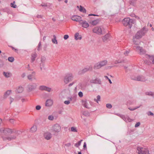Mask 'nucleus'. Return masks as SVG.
I'll return each mask as SVG.
<instances>
[{"mask_svg": "<svg viewBox=\"0 0 154 154\" xmlns=\"http://www.w3.org/2000/svg\"><path fill=\"white\" fill-rule=\"evenodd\" d=\"M135 22V20L133 19H131L127 17L124 18L122 21L123 25L125 26H128L131 28Z\"/></svg>", "mask_w": 154, "mask_h": 154, "instance_id": "1", "label": "nucleus"}, {"mask_svg": "<svg viewBox=\"0 0 154 154\" xmlns=\"http://www.w3.org/2000/svg\"><path fill=\"white\" fill-rule=\"evenodd\" d=\"M148 29L146 27L144 26L140 30L138 31L135 35V38L137 39L141 38L146 33Z\"/></svg>", "mask_w": 154, "mask_h": 154, "instance_id": "2", "label": "nucleus"}, {"mask_svg": "<svg viewBox=\"0 0 154 154\" xmlns=\"http://www.w3.org/2000/svg\"><path fill=\"white\" fill-rule=\"evenodd\" d=\"M92 30L94 32L98 35L103 34L105 33V32L100 27H96Z\"/></svg>", "mask_w": 154, "mask_h": 154, "instance_id": "3", "label": "nucleus"}, {"mask_svg": "<svg viewBox=\"0 0 154 154\" xmlns=\"http://www.w3.org/2000/svg\"><path fill=\"white\" fill-rule=\"evenodd\" d=\"M137 150L138 151V153L139 154H148L149 152L147 149L145 148L138 147L137 148Z\"/></svg>", "mask_w": 154, "mask_h": 154, "instance_id": "4", "label": "nucleus"}, {"mask_svg": "<svg viewBox=\"0 0 154 154\" xmlns=\"http://www.w3.org/2000/svg\"><path fill=\"white\" fill-rule=\"evenodd\" d=\"M72 78L73 77L72 74H67L64 77V82L66 84H67L72 80Z\"/></svg>", "mask_w": 154, "mask_h": 154, "instance_id": "5", "label": "nucleus"}, {"mask_svg": "<svg viewBox=\"0 0 154 154\" xmlns=\"http://www.w3.org/2000/svg\"><path fill=\"white\" fill-rule=\"evenodd\" d=\"M92 67L89 66L88 67H85L82 70H80L78 72V73L79 75H81L84 74L89 71H92Z\"/></svg>", "mask_w": 154, "mask_h": 154, "instance_id": "6", "label": "nucleus"}, {"mask_svg": "<svg viewBox=\"0 0 154 154\" xmlns=\"http://www.w3.org/2000/svg\"><path fill=\"white\" fill-rule=\"evenodd\" d=\"M134 48H136L137 50L139 51V54L140 55L144 54L146 53V51L143 48L139 46H134Z\"/></svg>", "mask_w": 154, "mask_h": 154, "instance_id": "7", "label": "nucleus"}, {"mask_svg": "<svg viewBox=\"0 0 154 154\" xmlns=\"http://www.w3.org/2000/svg\"><path fill=\"white\" fill-rule=\"evenodd\" d=\"M37 86L35 83H32L29 84L28 85V91L29 92H31L35 89Z\"/></svg>", "mask_w": 154, "mask_h": 154, "instance_id": "8", "label": "nucleus"}, {"mask_svg": "<svg viewBox=\"0 0 154 154\" xmlns=\"http://www.w3.org/2000/svg\"><path fill=\"white\" fill-rule=\"evenodd\" d=\"M131 79L139 81L145 82L146 79V78L143 75H139L134 78H131Z\"/></svg>", "mask_w": 154, "mask_h": 154, "instance_id": "9", "label": "nucleus"}, {"mask_svg": "<svg viewBox=\"0 0 154 154\" xmlns=\"http://www.w3.org/2000/svg\"><path fill=\"white\" fill-rule=\"evenodd\" d=\"M90 82L92 84H97L101 85V81L99 78L96 77L95 79H92L90 80Z\"/></svg>", "mask_w": 154, "mask_h": 154, "instance_id": "10", "label": "nucleus"}, {"mask_svg": "<svg viewBox=\"0 0 154 154\" xmlns=\"http://www.w3.org/2000/svg\"><path fill=\"white\" fill-rule=\"evenodd\" d=\"M61 127L58 124H55L53 126V130L55 132H59L61 130Z\"/></svg>", "mask_w": 154, "mask_h": 154, "instance_id": "11", "label": "nucleus"}, {"mask_svg": "<svg viewBox=\"0 0 154 154\" xmlns=\"http://www.w3.org/2000/svg\"><path fill=\"white\" fill-rule=\"evenodd\" d=\"M39 89L41 91H45L48 92H50L51 90V88L44 85L40 86Z\"/></svg>", "mask_w": 154, "mask_h": 154, "instance_id": "12", "label": "nucleus"}, {"mask_svg": "<svg viewBox=\"0 0 154 154\" xmlns=\"http://www.w3.org/2000/svg\"><path fill=\"white\" fill-rule=\"evenodd\" d=\"M72 20L75 21H82V17L79 16L77 15H73L72 17Z\"/></svg>", "mask_w": 154, "mask_h": 154, "instance_id": "13", "label": "nucleus"}, {"mask_svg": "<svg viewBox=\"0 0 154 154\" xmlns=\"http://www.w3.org/2000/svg\"><path fill=\"white\" fill-rule=\"evenodd\" d=\"M44 137L46 139L49 140L52 137V134L49 132H46L44 133Z\"/></svg>", "mask_w": 154, "mask_h": 154, "instance_id": "14", "label": "nucleus"}, {"mask_svg": "<svg viewBox=\"0 0 154 154\" xmlns=\"http://www.w3.org/2000/svg\"><path fill=\"white\" fill-rule=\"evenodd\" d=\"M17 136L16 135H12L11 136V137H5L3 136H2V138L3 140L4 141H5L6 140H7L9 141H11L12 140H14L16 139Z\"/></svg>", "mask_w": 154, "mask_h": 154, "instance_id": "15", "label": "nucleus"}, {"mask_svg": "<svg viewBox=\"0 0 154 154\" xmlns=\"http://www.w3.org/2000/svg\"><path fill=\"white\" fill-rule=\"evenodd\" d=\"M80 24L82 25V26L85 28H87L88 27L89 25V24L86 21H82L80 22Z\"/></svg>", "mask_w": 154, "mask_h": 154, "instance_id": "16", "label": "nucleus"}, {"mask_svg": "<svg viewBox=\"0 0 154 154\" xmlns=\"http://www.w3.org/2000/svg\"><path fill=\"white\" fill-rule=\"evenodd\" d=\"M110 35L109 33L106 34L102 38V40L104 42H107L109 40Z\"/></svg>", "mask_w": 154, "mask_h": 154, "instance_id": "17", "label": "nucleus"}, {"mask_svg": "<svg viewBox=\"0 0 154 154\" xmlns=\"http://www.w3.org/2000/svg\"><path fill=\"white\" fill-rule=\"evenodd\" d=\"M53 103V101L51 99H48L46 102L45 106H50L52 105Z\"/></svg>", "mask_w": 154, "mask_h": 154, "instance_id": "18", "label": "nucleus"}, {"mask_svg": "<svg viewBox=\"0 0 154 154\" xmlns=\"http://www.w3.org/2000/svg\"><path fill=\"white\" fill-rule=\"evenodd\" d=\"M82 105L85 108L89 109L90 108L88 106V103L86 100H82Z\"/></svg>", "mask_w": 154, "mask_h": 154, "instance_id": "19", "label": "nucleus"}, {"mask_svg": "<svg viewBox=\"0 0 154 154\" xmlns=\"http://www.w3.org/2000/svg\"><path fill=\"white\" fill-rule=\"evenodd\" d=\"M129 4L133 6H135L137 3V0H130L128 1Z\"/></svg>", "mask_w": 154, "mask_h": 154, "instance_id": "20", "label": "nucleus"}, {"mask_svg": "<svg viewBox=\"0 0 154 154\" xmlns=\"http://www.w3.org/2000/svg\"><path fill=\"white\" fill-rule=\"evenodd\" d=\"M102 67L101 66L99 62L95 63L94 66V69H97L101 68Z\"/></svg>", "mask_w": 154, "mask_h": 154, "instance_id": "21", "label": "nucleus"}, {"mask_svg": "<svg viewBox=\"0 0 154 154\" xmlns=\"http://www.w3.org/2000/svg\"><path fill=\"white\" fill-rule=\"evenodd\" d=\"M100 21V19H97L92 21V22H90V23H91L92 25L94 26L98 23Z\"/></svg>", "mask_w": 154, "mask_h": 154, "instance_id": "22", "label": "nucleus"}, {"mask_svg": "<svg viewBox=\"0 0 154 154\" xmlns=\"http://www.w3.org/2000/svg\"><path fill=\"white\" fill-rule=\"evenodd\" d=\"M3 74L6 78L10 77L12 76L11 73L8 72H3Z\"/></svg>", "mask_w": 154, "mask_h": 154, "instance_id": "23", "label": "nucleus"}, {"mask_svg": "<svg viewBox=\"0 0 154 154\" xmlns=\"http://www.w3.org/2000/svg\"><path fill=\"white\" fill-rule=\"evenodd\" d=\"M37 56V54L36 53L32 54L31 55V62H33L35 60Z\"/></svg>", "mask_w": 154, "mask_h": 154, "instance_id": "24", "label": "nucleus"}, {"mask_svg": "<svg viewBox=\"0 0 154 154\" xmlns=\"http://www.w3.org/2000/svg\"><path fill=\"white\" fill-rule=\"evenodd\" d=\"M37 130V126L36 125H33L30 129V131L32 133L35 132Z\"/></svg>", "mask_w": 154, "mask_h": 154, "instance_id": "25", "label": "nucleus"}, {"mask_svg": "<svg viewBox=\"0 0 154 154\" xmlns=\"http://www.w3.org/2000/svg\"><path fill=\"white\" fill-rule=\"evenodd\" d=\"M4 131L7 133V134H11L13 133L12 130L9 128H6L5 129L4 128Z\"/></svg>", "mask_w": 154, "mask_h": 154, "instance_id": "26", "label": "nucleus"}, {"mask_svg": "<svg viewBox=\"0 0 154 154\" xmlns=\"http://www.w3.org/2000/svg\"><path fill=\"white\" fill-rule=\"evenodd\" d=\"M101 67H103L106 65L107 63V61L105 60L99 62Z\"/></svg>", "mask_w": 154, "mask_h": 154, "instance_id": "27", "label": "nucleus"}, {"mask_svg": "<svg viewBox=\"0 0 154 154\" xmlns=\"http://www.w3.org/2000/svg\"><path fill=\"white\" fill-rule=\"evenodd\" d=\"M23 87L21 86H19L18 89L16 90V92L17 93H21L23 92Z\"/></svg>", "mask_w": 154, "mask_h": 154, "instance_id": "28", "label": "nucleus"}, {"mask_svg": "<svg viewBox=\"0 0 154 154\" xmlns=\"http://www.w3.org/2000/svg\"><path fill=\"white\" fill-rule=\"evenodd\" d=\"M123 120L126 122H130L131 121V119L127 116H125Z\"/></svg>", "mask_w": 154, "mask_h": 154, "instance_id": "29", "label": "nucleus"}, {"mask_svg": "<svg viewBox=\"0 0 154 154\" xmlns=\"http://www.w3.org/2000/svg\"><path fill=\"white\" fill-rule=\"evenodd\" d=\"M80 8L79 9V11L81 12H82L83 13H86V11L85 8L83 7L81 5H80Z\"/></svg>", "mask_w": 154, "mask_h": 154, "instance_id": "30", "label": "nucleus"}, {"mask_svg": "<svg viewBox=\"0 0 154 154\" xmlns=\"http://www.w3.org/2000/svg\"><path fill=\"white\" fill-rule=\"evenodd\" d=\"M12 130L13 133L16 134L17 135V136H18L19 134H20L21 133L20 131L16 130L15 129H13Z\"/></svg>", "mask_w": 154, "mask_h": 154, "instance_id": "31", "label": "nucleus"}, {"mask_svg": "<svg viewBox=\"0 0 154 154\" xmlns=\"http://www.w3.org/2000/svg\"><path fill=\"white\" fill-rule=\"evenodd\" d=\"M53 36V38L52 40V42L54 44H57V41L56 40V37L55 35H54Z\"/></svg>", "mask_w": 154, "mask_h": 154, "instance_id": "32", "label": "nucleus"}, {"mask_svg": "<svg viewBox=\"0 0 154 154\" xmlns=\"http://www.w3.org/2000/svg\"><path fill=\"white\" fill-rule=\"evenodd\" d=\"M154 92L151 91L147 92L145 93V95H146L150 96L153 97Z\"/></svg>", "mask_w": 154, "mask_h": 154, "instance_id": "33", "label": "nucleus"}, {"mask_svg": "<svg viewBox=\"0 0 154 154\" xmlns=\"http://www.w3.org/2000/svg\"><path fill=\"white\" fill-rule=\"evenodd\" d=\"M11 91L8 90L6 92H5L4 97L5 98H6L10 94H11Z\"/></svg>", "mask_w": 154, "mask_h": 154, "instance_id": "34", "label": "nucleus"}, {"mask_svg": "<svg viewBox=\"0 0 154 154\" xmlns=\"http://www.w3.org/2000/svg\"><path fill=\"white\" fill-rule=\"evenodd\" d=\"M45 63H40V68L41 70H42V68H43L44 70L45 69Z\"/></svg>", "mask_w": 154, "mask_h": 154, "instance_id": "35", "label": "nucleus"}, {"mask_svg": "<svg viewBox=\"0 0 154 154\" xmlns=\"http://www.w3.org/2000/svg\"><path fill=\"white\" fill-rule=\"evenodd\" d=\"M82 141V140H79L78 142L77 143H76L75 144V146L76 147H78L81 144V143Z\"/></svg>", "mask_w": 154, "mask_h": 154, "instance_id": "36", "label": "nucleus"}, {"mask_svg": "<svg viewBox=\"0 0 154 154\" xmlns=\"http://www.w3.org/2000/svg\"><path fill=\"white\" fill-rule=\"evenodd\" d=\"M15 2L14 1L12 3L10 4V6L14 8H17V5H15Z\"/></svg>", "mask_w": 154, "mask_h": 154, "instance_id": "37", "label": "nucleus"}, {"mask_svg": "<svg viewBox=\"0 0 154 154\" xmlns=\"http://www.w3.org/2000/svg\"><path fill=\"white\" fill-rule=\"evenodd\" d=\"M3 133L5 135H7V133L4 131V128H0V134Z\"/></svg>", "mask_w": 154, "mask_h": 154, "instance_id": "38", "label": "nucleus"}, {"mask_svg": "<svg viewBox=\"0 0 154 154\" xmlns=\"http://www.w3.org/2000/svg\"><path fill=\"white\" fill-rule=\"evenodd\" d=\"M8 60L11 63L13 62L14 60V58L12 57H8Z\"/></svg>", "mask_w": 154, "mask_h": 154, "instance_id": "39", "label": "nucleus"}, {"mask_svg": "<svg viewBox=\"0 0 154 154\" xmlns=\"http://www.w3.org/2000/svg\"><path fill=\"white\" fill-rule=\"evenodd\" d=\"M46 58L44 57H42L41 58V63H45Z\"/></svg>", "mask_w": 154, "mask_h": 154, "instance_id": "40", "label": "nucleus"}, {"mask_svg": "<svg viewBox=\"0 0 154 154\" xmlns=\"http://www.w3.org/2000/svg\"><path fill=\"white\" fill-rule=\"evenodd\" d=\"M97 99H94V101L96 102L97 103H98V101H100V97L99 95H98L97 97Z\"/></svg>", "mask_w": 154, "mask_h": 154, "instance_id": "41", "label": "nucleus"}, {"mask_svg": "<svg viewBox=\"0 0 154 154\" xmlns=\"http://www.w3.org/2000/svg\"><path fill=\"white\" fill-rule=\"evenodd\" d=\"M41 42H39L38 44V46L37 47V50L38 51H40L41 50Z\"/></svg>", "mask_w": 154, "mask_h": 154, "instance_id": "42", "label": "nucleus"}, {"mask_svg": "<svg viewBox=\"0 0 154 154\" xmlns=\"http://www.w3.org/2000/svg\"><path fill=\"white\" fill-rule=\"evenodd\" d=\"M71 130L72 131L74 132H77V130L76 128H75L73 127H72L71 128Z\"/></svg>", "mask_w": 154, "mask_h": 154, "instance_id": "43", "label": "nucleus"}, {"mask_svg": "<svg viewBox=\"0 0 154 154\" xmlns=\"http://www.w3.org/2000/svg\"><path fill=\"white\" fill-rule=\"evenodd\" d=\"M130 52V50H126L124 53V54L125 56H127Z\"/></svg>", "mask_w": 154, "mask_h": 154, "instance_id": "44", "label": "nucleus"}, {"mask_svg": "<svg viewBox=\"0 0 154 154\" xmlns=\"http://www.w3.org/2000/svg\"><path fill=\"white\" fill-rule=\"evenodd\" d=\"M33 76L32 74H30L28 75L27 78L28 79L31 81L32 80V77Z\"/></svg>", "mask_w": 154, "mask_h": 154, "instance_id": "45", "label": "nucleus"}, {"mask_svg": "<svg viewBox=\"0 0 154 154\" xmlns=\"http://www.w3.org/2000/svg\"><path fill=\"white\" fill-rule=\"evenodd\" d=\"M83 114L85 116H89V113L88 112L85 111L83 112Z\"/></svg>", "mask_w": 154, "mask_h": 154, "instance_id": "46", "label": "nucleus"}, {"mask_svg": "<svg viewBox=\"0 0 154 154\" xmlns=\"http://www.w3.org/2000/svg\"><path fill=\"white\" fill-rule=\"evenodd\" d=\"M106 107L108 109H111L112 107V105L111 104L107 103L106 104Z\"/></svg>", "mask_w": 154, "mask_h": 154, "instance_id": "47", "label": "nucleus"}, {"mask_svg": "<svg viewBox=\"0 0 154 154\" xmlns=\"http://www.w3.org/2000/svg\"><path fill=\"white\" fill-rule=\"evenodd\" d=\"M139 107H140L139 106H137V107L134 108H131L129 107L128 108V109L131 111H134V110L137 109V108H139Z\"/></svg>", "mask_w": 154, "mask_h": 154, "instance_id": "48", "label": "nucleus"}, {"mask_svg": "<svg viewBox=\"0 0 154 154\" xmlns=\"http://www.w3.org/2000/svg\"><path fill=\"white\" fill-rule=\"evenodd\" d=\"M147 114L149 116H153L154 115L153 113L152 112H151L150 111H148V112H147Z\"/></svg>", "mask_w": 154, "mask_h": 154, "instance_id": "49", "label": "nucleus"}, {"mask_svg": "<svg viewBox=\"0 0 154 154\" xmlns=\"http://www.w3.org/2000/svg\"><path fill=\"white\" fill-rule=\"evenodd\" d=\"M48 119L51 120H53L54 119L53 116H48Z\"/></svg>", "mask_w": 154, "mask_h": 154, "instance_id": "50", "label": "nucleus"}, {"mask_svg": "<svg viewBox=\"0 0 154 154\" xmlns=\"http://www.w3.org/2000/svg\"><path fill=\"white\" fill-rule=\"evenodd\" d=\"M41 107L40 105H37L35 107V109L37 110H39L41 109Z\"/></svg>", "mask_w": 154, "mask_h": 154, "instance_id": "51", "label": "nucleus"}, {"mask_svg": "<svg viewBox=\"0 0 154 154\" xmlns=\"http://www.w3.org/2000/svg\"><path fill=\"white\" fill-rule=\"evenodd\" d=\"M78 95L80 97H82L83 96V94L82 92L80 91L78 93Z\"/></svg>", "mask_w": 154, "mask_h": 154, "instance_id": "52", "label": "nucleus"}, {"mask_svg": "<svg viewBox=\"0 0 154 154\" xmlns=\"http://www.w3.org/2000/svg\"><path fill=\"white\" fill-rule=\"evenodd\" d=\"M4 65V63L2 60H0V67H2Z\"/></svg>", "mask_w": 154, "mask_h": 154, "instance_id": "53", "label": "nucleus"}, {"mask_svg": "<svg viewBox=\"0 0 154 154\" xmlns=\"http://www.w3.org/2000/svg\"><path fill=\"white\" fill-rule=\"evenodd\" d=\"M69 37V36L68 35H64L63 38L65 40L67 39Z\"/></svg>", "mask_w": 154, "mask_h": 154, "instance_id": "54", "label": "nucleus"}, {"mask_svg": "<svg viewBox=\"0 0 154 154\" xmlns=\"http://www.w3.org/2000/svg\"><path fill=\"white\" fill-rule=\"evenodd\" d=\"M70 101L69 100H66L64 101V103L66 104V105H68L70 103Z\"/></svg>", "mask_w": 154, "mask_h": 154, "instance_id": "55", "label": "nucleus"}, {"mask_svg": "<svg viewBox=\"0 0 154 154\" xmlns=\"http://www.w3.org/2000/svg\"><path fill=\"white\" fill-rule=\"evenodd\" d=\"M87 148L86 146V143L85 142L84 143L83 146V149H85Z\"/></svg>", "mask_w": 154, "mask_h": 154, "instance_id": "56", "label": "nucleus"}, {"mask_svg": "<svg viewBox=\"0 0 154 154\" xmlns=\"http://www.w3.org/2000/svg\"><path fill=\"white\" fill-rule=\"evenodd\" d=\"M1 11L4 12H7L8 11V8H5L3 9H1Z\"/></svg>", "mask_w": 154, "mask_h": 154, "instance_id": "57", "label": "nucleus"}, {"mask_svg": "<svg viewBox=\"0 0 154 154\" xmlns=\"http://www.w3.org/2000/svg\"><path fill=\"white\" fill-rule=\"evenodd\" d=\"M140 122H138L135 125V127H137L140 126Z\"/></svg>", "mask_w": 154, "mask_h": 154, "instance_id": "58", "label": "nucleus"}, {"mask_svg": "<svg viewBox=\"0 0 154 154\" xmlns=\"http://www.w3.org/2000/svg\"><path fill=\"white\" fill-rule=\"evenodd\" d=\"M79 33L78 32L76 33L75 35V39L76 40L78 37L79 36Z\"/></svg>", "mask_w": 154, "mask_h": 154, "instance_id": "59", "label": "nucleus"}, {"mask_svg": "<svg viewBox=\"0 0 154 154\" xmlns=\"http://www.w3.org/2000/svg\"><path fill=\"white\" fill-rule=\"evenodd\" d=\"M9 121L11 123L13 124L14 123V120L13 119H10Z\"/></svg>", "mask_w": 154, "mask_h": 154, "instance_id": "60", "label": "nucleus"}, {"mask_svg": "<svg viewBox=\"0 0 154 154\" xmlns=\"http://www.w3.org/2000/svg\"><path fill=\"white\" fill-rule=\"evenodd\" d=\"M82 38V37L81 35H79V36L76 39V40L78 39L81 40Z\"/></svg>", "mask_w": 154, "mask_h": 154, "instance_id": "61", "label": "nucleus"}, {"mask_svg": "<svg viewBox=\"0 0 154 154\" xmlns=\"http://www.w3.org/2000/svg\"><path fill=\"white\" fill-rule=\"evenodd\" d=\"M41 6L42 7H47V3H44L43 4H42Z\"/></svg>", "mask_w": 154, "mask_h": 154, "instance_id": "62", "label": "nucleus"}, {"mask_svg": "<svg viewBox=\"0 0 154 154\" xmlns=\"http://www.w3.org/2000/svg\"><path fill=\"white\" fill-rule=\"evenodd\" d=\"M65 145L66 146L69 147L71 146V144L70 143H68L65 144Z\"/></svg>", "mask_w": 154, "mask_h": 154, "instance_id": "63", "label": "nucleus"}, {"mask_svg": "<svg viewBox=\"0 0 154 154\" xmlns=\"http://www.w3.org/2000/svg\"><path fill=\"white\" fill-rule=\"evenodd\" d=\"M47 47V45L46 44L44 46L43 49L45 51H46V48Z\"/></svg>", "mask_w": 154, "mask_h": 154, "instance_id": "64", "label": "nucleus"}]
</instances>
